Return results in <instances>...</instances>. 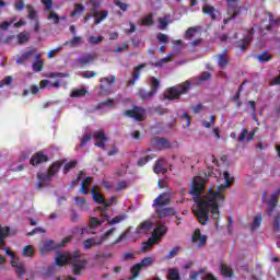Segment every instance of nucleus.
I'll list each match as a JSON object with an SVG mask.
<instances>
[{
	"label": "nucleus",
	"mask_w": 280,
	"mask_h": 280,
	"mask_svg": "<svg viewBox=\"0 0 280 280\" xmlns=\"http://www.w3.org/2000/svg\"><path fill=\"white\" fill-rule=\"evenodd\" d=\"M167 205H170V196H167V192H162L153 201L154 209H160L162 207H167Z\"/></svg>",
	"instance_id": "obj_13"
},
{
	"label": "nucleus",
	"mask_w": 280,
	"mask_h": 280,
	"mask_svg": "<svg viewBox=\"0 0 280 280\" xmlns=\"http://www.w3.org/2000/svg\"><path fill=\"white\" fill-rule=\"evenodd\" d=\"M273 233H280V214L273 218Z\"/></svg>",
	"instance_id": "obj_61"
},
{
	"label": "nucleus",
	"mask_w": 280,
	"mask_h": 280,
	"mask_svg": "<svg viewBox=\"0 0 280 280\" xmlns=\"http://www.w3.org/2000/svg\"><path fill=\"white\" fill-rule=\"evenodd\" d=\"M83 12H86V8L82 3H75L74 10L71 13V18L75 19V16L83 14Z\"/></svg>",
	"instance_id": "obj_33"
},
{
	"label": "nucleus",
	"mask_w": 280,
	"mask_h": 280,
	"mask_svg": "<svg viewBox=\"0 0 280 280\" xmlns=\"http://www.w3.org/2000/svg\"><path fill=\"white\" fill-rule=\"evenodd\" d=\"M86 93V88L77 89L71 92V97H84Z\"/></svg>",
	"instance_id": "obj_51"
},
{
	"label": "nucleus",
	"mask_w": 280,
	"mask_h": 280,
	"mask_svg": "<svg viewBox=\"0 0 280 280\" xmlns=\"http://www.w3.org/2000/svg\"><path fill=\"white\" fill-rule=\"evenodd\" d=\"M159 30H167V25H170V22H167L166 18H159Z\"/></svg>",
	"instance_id": "obj_62"
},
{
	"label": "nucleus",
	"mask_w": 280,
	"mask_h": 280,
	"mask_svg": "<svg viewBox=\"0 0 280 280\" xmlns=\"http://www.w3.org/2000/svg\"><path fill=\"white\" fill-rule=\"evenodd\" d=\"M213 77V74L209 71H205L202 72L198 80H197V84H202V82H209V80Z\"/></svg>",
	"instance_id": "obj_45"
},
{
	"label": "nucleus",
	"mask_w": 280,
	"mask_h": 280,
	"mask_svg": "<svg viewBox=\"0 0 280 280\" xmlns=\"http://www.w3.org/2000/svg\"><path fill=\"white\" fill-rule=\"evenodd\" d=\"M141 270H143V268L139 262L131 267V275L133 279H137V277H139V273L141 272Z\"/></svg>",
	"instance_id": "obj_55"
},
{
	"label": "nucleus",
	"mask_w": 280,
	"mask_h": 280,
	"mask_svg": "<svg viewBox=\"0 0 280 280\" xmlns=\"http://www.w3.org/2000/svg\"><path fill=\"white\" fill-rule=\"evenodd\" d=\"M45 69V62L43 60H37L33 63V71L36 73L43 71Z\"/></svg>",
	"instance_id": "obj_54"
},
{
	"label": "nucleus",
	"mask_w": 280,
	"mask_h": 280,
	"mask_svg": "<svg viewBox=\"0 0 280 280\" xmlns=\"http://www.w3.org/2000/svg\"><path fill=\"white\" fill-rule=\"evenodd\" d=\"M261 222H264V215L261 213H258L256 217H254L253 223L250 225V231H257L261 226Z\"/></svg>",
	"instance_id": "obj_31"
},
{
	"label": "nucleus",
	"mask_w": 280,
	"mask_h": 280,
	"mask_svg": "<svg viewBox=\"0 0 280 280\" xmlns=\"http://www.w3.org/2000/svg\"><path fill=\"white\" fill-rule=\"evenodd\" d=\"M256 58L259 62H270L272 60V55H270L267 50L262 51L261 54L257 55Z\"/></svg>",
	"instance_id": "obj_43"
},
{
	"label": "nucleus",
	"mask_w": 280,
	"mask_h": 280,
	"mask_svg": "<svg viewBox=\"0 0 280 280\" xmlns=\"http://www.w3.org/2000/svg\"><path fill=\"white\" fill-rule=\"evenodd\" d=\"M116 229L115 228H110L107 232H105L98 240V242L96 243V246H102V244H104V242H106V240H108V237L110 235H113V233H115Z\"/></svg>",
	"instance_id": "obj_41"
},
{
	"label": "nucleus",
	"mask_w": 280,
	"mask_h": 280,
	"mask_svg": "<svg viewBox=\"0 0 280 280\" xmlns=\"http://www.w3.org/2000/svg\"><path fill=\"white\" fill-rule=\"evenodd\" d=\"M151 145L159 150H172V142L167 138L153 137L151 139Z\"/></svg>",
	"instance_id": "obj_6"
},
{
	"label": "nucleus",
	"mask_w": 280,
	"mask_h": 280,
	"mask_svg": "<svg viewBox=\"0 0 280 280\" xmlns=\"http://www.w3.org/2000/svg\"><path fill=\"white\" fill-rule=\"evenodd\" d=\"M39 250L40 253H51V250H58V244H56V242L52 240H47L40 245Z\"/></svg>",
	"instance_id": "obj_18"
},
{
	"label": "nucleus",
	"mask_w": 280,
	"mask_h": 280,
	"mask_svg": "<svg viewBox=\"0 0 280 280\" xmlns=\"http://www.w3.org/2000/svg\"><path fill=\"white\" fill-rule=\"evenodd\" d=\"M74 201L79 209H84V207H86V199L83 197H74Z\"/></svg>",
	"instance_id": "obj_60"
},
{
	"label": "nucleus",
	"mask_w": 280,
	"mask_h": 280,
	"mask_svg": "<svg viewBox=\"0 0 280 280\" xmlns=\"http://www.w3.org/2000/svg\"><path fill=\"white\" fill-rule=\"evenodd\" d=\"M102 106H107L108 108H115V101L108 98L97 104V108H102Z\"/></svg>",
	"instance_id": "obj_58"
},
{
	"label": "nucleus",
	"mask_w": 280,
	"mask_h": 280,
	"mask_svg": "<svg viewBox=\"0 0 280 280\" xmlns=\"http://www.w3.org/2000/svg\"><path fill=\"white\" fill-rule=\"evenodd\" d=\"M141 69H145V63H140L133 69V78L129 80V84H136L137 80L141 78Z\"/></svg>",
	"instance_id": "obj_28"
},
{
	"label": "nucleus",
	"mask_w": 280,
	"mask_h": 280,
	"mask_svg": "<svg viewBox=\"0 0 280 280\" xmlns=\"http://www.w3.org/2000/svg\"><path fill=\"white\" fill-rule=\"evenodd\" d=\"M255 34V28H249L247 30V35L245 38L240 39L238 42H236V47L241 50V51H246V49L248 48V46L250 45L252 40H253V36Z\"/></svg>",
	"instance_id": "obj_9"
},
{
	"label": "nucleus",
	"mask_w": 280,
	"mask_h": 280,
	"mask_svg": "<svg viewBox=\"0 0 280 280\" xmlns=\"http://www.w3.org/2000/svg\"><path fill=\"white\" fill-rule=\"evenodd\" d=\"M77 165H78V161H75V160L66 163L63 166V174H69V172H71V170H74V167H77Z\"/></svg>",
	"instance_id": "obj_52"
},
{
	"label": "nucleus",
	"mask_w": 280,
	"mask_h": 280,
	"mask_svg": "<svg viewBox=\"0 0 280 280\" xmlns=\"http://www.w3.org/2000/svg\"><path fill=\"white\" fill-rule=\"evenodd\" d=\"M94 139H95V141H98L95 143L96 148L106 150V141L108 140V138H106V133H104V130L95 132Z\"/></svg>",
	"instance_id": "obj_16"
},
{
	"label": "nucleus",
	"mask_w": 280,
	"mask_h": 280,
	"mask_svg": "<svg viewBox=\"0 0 280 280\" xmlns=\"http://www.w3.org/2000/svg\"><path fill=\"white\" fill-rule=\"evenodd\" d=\"M82 257V253H80V249H77L74 252H63L57 253V256L55 258L56 266H59L60 268L65 266H71L73 261H78Z\"/></svg>",
	"instance_id": "obj_2"
},
{
	"label": "nucleus",
	"mask_w": 280,
	"mask_h": 280,
	"mask_svg": "<svg viewBox=\"0 0 280 280\" xmlns=\"http://www.w3.org/2000/svg\"><path fill=\"white\" fill-rule=\"evenodd\" d=\"M228 3V14H230V18L224 19L223 23L224 25H228L233 19H237L240 14H242V7L240 5V0H226Z\"/></svg>",
	"instance_id": "obj_4"
},
{
	"label": "nucleus",
	"mask_w": 280,
	"mask_h": 280,
	"mask_svg": "<svg viewBox=\"0 0 280 280\" xmlns=\"http://www.w3.org/2000/svg\"><path fill=\"white\" fill-rule=\"evenodd\" d=\"M220 272L221 277H224L225 279H232V277L235 275L233 271V268L226 264H221L220 265Z\"/></svg>",
	"instance_id": "obj_21"
},
{
	"label": "nucleus",
	"mask_w": 280,
	"mask_h": 280,
	"mask_svg": "<svg viewBox=\"0 0 280 280\" xmlns=\"http://www.w3.org/2000/svg\"><path fill=\"white\" fill-rule=\"evenodd\" d=\"M156 159V154H149L144 155L143 158H140L137 162L138 167H143L147 163H150V161Z\"/></svg>",
	"instance_id": "obj_34"
},
{
	"label": "nucleus",
	"mask_w": 280,
	"mask_h": 280,
	"mask_svg": "<svg viewBox=\"0 0 280 280\" xmlns=\"http://www.w3.org/2000/svg\"><path fill=\"white\" fill-rule=\"evenodd\" d=\"M92 198L94 202H97V205H105V198L104 195L100 194V187L93 186L92 187Z\"/></svg>",
	"instance_id": "obj_20"
},
{
	"label": "nucleus",
	"mask_w": 280,
	"mask_h": 280,
	"mask_svg": "<svg viewBox=\"0 0 280 280\" xmlns=\"http://www.w3.org/2000/svg\"><path fill=\"white\" fill-rule=\"evenodd\" d=\"M209 178H218L213 168H208V171L202 173L201 176L194 177L191 189L189 191L196 202V207L192 209V212L198 222L203 226L209 222L210 211L213 220H220V203H218V201L221 200V202H224V195L220 191H213V188H210L208 194L200 198V196H202V191H205V183H207Z\"/></svg>",
	"instance_id": "obj_1"
},
{
	"label": "nucleus",
	"mask_w": 280,
	"mask_h": 280,
	"mask_svg": "<svg viewBox=\"0 0 280 280\" xmlns=\"http://www.w3.org/2000/svg\"><path fill=\"white\" fill-rule=\"evenodd\" d=\"M11 266L15 269V275L23 279L25 277L27 269H25V264L19 259H11Z\"/></svg>",
	"instance_id": "obj_11"
},
{
	"label": "nucleus",
	"mask_w": 280,
	"mask_h": 280,
	"mask_svg": "<svg viewBox=\"0 0 280 280\" xmlns=\"http://www.w3.org/2000/svg\"><path fill=\"white\" fill-rule=\"evenodd\" d=\"M145 115V109L135 106L132 109L125 110V116L130 117L131 119H136V121H143V117Z\"/></svg>",
	"instance_id": "obj_7"
},
{
	"label": "nucleus",
	"mask_w": 280,
	"mask_h": 280,
	"mask_svg": "<svg viewBox=\"0 0 280 280\" xmlns=\"http://www.w3.org/2000/svg\"><path fill=\"white\" fill-rule=\"evenodd\" d=\"M82 176H84V172L80 171L78 177L71 182L70 189H75V187H78V183L82 180Z\"/></svg>",
	"instance_id": "obj_59"
},
{
	"label": "nucleus",
	"mask_w": 280,
	"mask_h": 280,
	"mask_svg": "<svg viewBox=\"0 0 280 280\" xmlns=\"http://www.w3.org/2000/svg\"><path fill=\"white\" fill-rule=\"evenodd\" d=\"M108 18V11H97V7H95L94 11V25H100L102 21H105Z\"/></svg>",
	"instance_id": "obj_23"
},
{
	"label": "nucleus",
	"mask_w": 280,
	"mask_h": 280,
	"mask_svg": "<svg viewBox=\"0 0 280 280\" xmlns=\"http://www.w3.org/2000/svg\"><path fill=\"white\" fill-rule=\"evenodd\" d=\"M91 183H93V177H85L82 182H81V194H83V196L89 195V187H91Z\"/></svg>",
	"instance_id": "obj_29"
},
{
	"label": "nucleus",
	"mask_w": 280,
	"mask_h": 280,
	"mask_svg": "<svg viewBox=\"0 0 280 280\" xmlns=\"http://www.w3.org/2000/svg\"><path fill=\"white\" fill-rule=\"evenodd\" d=\"M167 234V226L161 222L158 221L155 224V229L152 232L151 237H154L156 242H161V238Z\"/></svg>",
	"instance_id": "obj_10"
},
{
	"label": "nucleus",
	"mask_w": 280,
	"mask_h": 280,
	"mask_svg": "<svg viewBox=\"0 0 280 280\" xmlns=\"http://www.w3.org/2000/svg\"><path fill=\"white\" fill-rule=\"evenodd\" d=\"M103 40H104V36H98V37L90 36L88 38L89 45H100V43H102Z\"/></svg>",
	"instance_id": "obj_56"
},
{
	"label": "nucleus",
	"mask_w": 280,
	"mask_h": 280,
	"mask_svg": "<svg viewBox=\"0 0 280 280\" xmlns=\"http://www.w3.org/2000/svg\"><path fill=\"white\" fill-rule=\"evenodd\" d=\"M141 25L144 27H151V25H154V15L149 13L147 16L142 18Z\"/></svg>",
	"instance_id": "obj_40"
},
{
	"label": "nucleus",
	"mask_w": 280,
	"mask_h": 280,
	"mask_svg": "<svg viewBox=\"0 0 280 280\" xmlns=\"http://www.w3.org/2000/svg\"><path fill=\"white\" fill-rule=\"evenodd\" d=\"M36 54V48H31L30 50L24 51L18 59L16 65H23L26 60H30L31 56Z\"/></svg>",
	"instance_id": "obj_25"
},
{
	"label": "nucleus",
	"mask_w": 280,
	"mask_h": 280,
	"mask_svg": "<svg viewBox=\"0 0 280 280\" xmlns=\"http://www.w3.org/2000/svg\"><path fill=\"white\" fill-rule=\"evenodd\" d=\"M153 226H154V223L152 222V220L143 221L137 226L136 233L138 234L150 233Z\"/></svg>",
	"instance_id": "obj_17"
},
{
	"label": "nucleus",
	"mask_w": 280,
	"mask_h": 280,
	"mask_svg": "<svg viewBox=\"0 0 280 280\" xmlns=\"http://www.w3.org/2000/svg\"><path fill=\"white\" fill-rule=\"evenodd\" d=\"M49 156H47L43 151H38L32 155L30 163L33 166L40 165L42 163H47Z\"/></svg>",
	"instance_id": "obj_12"
},
{
	"label": "nucleus",
	"mask_w": 280,
	"mask_h": 280,
	"mask_svg": "<svg viewBox=\"0 0 280 280\" xmlns=\"http://www.w3.org/2000/svg\"><path fill=\"white\" fill-rule=\"evenodd\" d=\"M100 242V240L97 241L96 237H91V238H86L83 242V248L84 250H89L90 248H93V246H97V243Z\"/></svg>",
	"instance_id": "obj_36"
},
{
	"label": "nucleus",
	"mask_w": 280,
	"mask_h": 280,
	"mask_svg": "<svg viewBox=\"0 0 280 280\" xmlns=\"http://www.w3.org/2000/svg\"><path fill=\"white\" fill-rule=\"evenodd\" d=\"M70 266L74 277H82V275H84V271L86 270V266H89V260H86L85 258H78V261H73V264H71Z\"/></svg>",
	"instance_id": "obj_5"
},
{
	"label": "nucleus",
	"mask_w": 280,
	"mask_h": 280,
	"mask_svg": "<svg viewBox=\"0 0 280 280\" xmlns=\"http://www.w3.org/2000/svg\"><path fill=\"white\" fill-rule=\"evenodd\" d=\"M60 167H62V162L56 161L49 166L48 174L50 176H56V174H58V172L60 171Z\"/></svg>",
	"instance_id": "obj_32"
},
{
	"label": "nucleus",
	"mask_w": 280,
	"mask_h": 280,
	"mask_svg": "<svg viewBox=\"0 0 280 280\" xmlns=\"http://www.w3.org/2000/svg\"><path fill=\"white\" fill-rule=\"evenodd\" d=\"M30 42V34L27 32H22L18 35L19 45H23Z\"/></svg>",
	"instance_id": "obj_49"
},
{
	"label": "nucleus",
	"mask_w": 280,
	"mask_h": 280,
	"mask_svg": "<svg viewBox=\"0 0 280 280\" xmlns=\"http://www.w3.org/2000/svg\"><path fill=\"white\" fill-rule=\"evenodd\" d=\"M27 10H28L27 19H30V21H38V15L36 14V9H34V7L32 4L27 5Z\"/></svg>",
	"instance_id": "obj_48"
},
{
	"label": "nucleus",
	"mask_w": 280,
	"mask_h": 280,
	"mask_svg": "<svg viewBox=\"0 0 280 280\" xmlns=\"http://www.w3.org/2000/svg\"><path fill=\"white\" fill-rule=\"evenodd\" d=\"M189 86H191L190 81H186L182 84H177L173 88H170L167 94H165L166 100H179L182 95H185L187 91H189Z\"/></svg>",
	"instance_id": "obj_3"
},
{
	"label": "nucleus",
	"mask_w": 280,
	"mask_h": 280,
	"mask_svg": "<svg viewBox=\"0 0 280 280\" xmlns=\"http://www.w3.org/2000/svg\"><path fill=\"white\" fill-rule=\"evenodd\" d=\"M202 12H203V14H208V16H210V19H212V21H215L218 19V15L215 14V12H218V11L211 4H205L202 8Z\"/></svg>",
	"instance_id": "obj_27"
},
{
	"label": "nucleus",
	"mask_w": 280,
	"mask_h": 280,
	"mask_svg": "<svg viewBox=\"0 0 280 280\" xmlns=\"http://www.w3.org/2000/svg\"><path fill=\"white\" fill-rule=\"evenodd\" d=\"M279 196H280V189H277L270 196V198L266 201L268 215H272V213H275V209H277V206L279 205Z\"/></svg>",
	"instance_id": "obj_8"
},
{
	"label": "nucleus",
	"mask_w": 280,
	"mask_h": 280,
	"mask_svg": "<svg viewBox=\"0 0 280 280\" xmlns=\"http://www.w3.org/2000/svg\"><path fill=\"white\" fill-rule=\"evenodd\" d=\"M198 240H199V243L197 244L198 248H202V246L207 245V235H202V233H200V229H196L195 232L192 233V238H191L192 244H196Z\"/></svg>",
	"instance_id": "obj_14"
},
{
	"label": "nucleus",
	"mask_w": 280,
	"mask_h": 280,
	"mask_svg": "<svg viewBox=\"0 0 280 280\" xmlns=\"http://www.w3.org/2000/svg\"><path fill=\"white\" fill-rule=\"evenodd\" d=\"M93 139V135L91 133H85L83 136V138L81 139V144L80 148H84V145H86V143H89V141H91Z\"/></svg>",
	"instance_id": "obj_64"
},
{
	"label": "nucleus",
	"mask_w": 280,
	"mask_h": 280,
	"mask_svg": "<svg viewBox=\"0 0 280 280\" xmlns=\"http://www.w3.org/2000/svg\"><path fill=\"white\" fill-rule=\"evenodd\" d=\"M167 280H180V271L176 268L168 269V273L166 276Z\"/></svg>",
	"instance_id": "obj_38"
},
{
	"label": "nucleus",
	"mask_w": 280,
	"mask_h": 280,
	"mask_svg": "<svg viewBox=\"0 0 280 280\" xmlns=\"http://www.w3.org/2000/svg\"><path fill=\"white\" fill-rule=\"evenodd\" d=\"M165 159H160L155 162L153 172L155 174H167V168H165Z\"/></svg>",
	"instance_id": "obj_22"
},
{
	"label": "nucleus",
	"mask_w": 280,
	"mask_h": 280,
	"mask_svg": "<svg viewBox=\"0 0 280 280\" xmlns=\"http://www.w3.org/2000/svg\"><path fill=\"white\" fill-rule=\"evenodd\" d=\"M128 218V214H120V215H116L115 218L110 219L107 224L108 226H115V224H119L121 222H124V220H126Z\"/></svg>",
	"instance_id": "obj_39"
},
{
	"label": "nucleus",
	"mask_w": 280,
	"mask_h": 280,
	"mask_svg": "<svg viewBox=\"0 0 280 280\" xmlns=\"http://www.w3.org/2000/svg\"><path fill=\"white\" fill-rule=\"evenodd\" d=\"M155 214L160 218H170V215H176L174 208H155Z\"/></svg>",
	"instance_id": "obj_19"
},
{
	"label": "nucleus",
	"mask_w": 280,
	"mask_h": 280,
	"mask_svg": "<svg viewBox=\"0 0 280 280\" xmlns=\"http://www.w3.org/2000/svg\"><path fill=\"white\" fill-rule=\"evenodd\" d=\"M97 56L95 54H88L81 58L78 59V62L81 65V67H86L89 62H93Z\"/></svg>",
	"instance_id": "obj_30"
},
{
	"label": "nucleus",
	"mask_w": 280,
	"mask_h": 280,
	"mask_svg": "<svg viewBox=\"0 0 280 280\" xmlns=\"http://www.w3.org/2000/svg\"><path fill=\"white\" fill-rule=\"evenodd\" d=\"M137 95L138 97H140V100H143V101L152 100V97H154V94L152 91L147 92L143 89L138 90Z\"/></svg>",
	"instance_id": "obj_35"
},
{
	"label": "nucleus",
	"mask_w": 280,
	"mask_h": 280,
	"mask_svg": "<svg viewBox=\"0 0 280 280\" xmlns=\"http://www.w3.org/2000/svg\"><path fill=\"white\" fill-rule=\"evenodd\" d=\"M47 86H49V89H60V81L49 84V81L44 79L39 82V89H45Z\"/></svg>",
	"instance_id": "obj_37"
},
{
	"label": "nucleus",
	"mask_w": 280,
	"mask_h": 280,
	"mask_svg": "<svg viewBox=\"0 0 280 280\" xmlns=\"http://www.w3.org/2000/svg\"><path fill=\"white\" fill-rule=\"evenodd\" d=\"M223 178L225 182L218 186V191L220 194L221 191H223V189H229V187H231L233 185V182L235 180V177H232L229 171L223 172Z\"/></svg>",
	"instance_id": "obj_15"
},
{
	"label": "nucleus",
	"mask_w": 280,
	"mask_h": 280,
	"mask_svg": "<svg viewBox=\"0 0 280 280\" xmlns=\"http://www.w3.org/2000/svg\"><path fill=\"white\" fill-rule=\"evenodd\" d=\"M34 246L32 245H26L22 249V257H34L35 255Z\"/></svg>",
	"instance_id": "obj_44"
},
{
	"label": "nucleus",
	"mask_w": 280,
	"mask_h": 280,
	"mask_svg": "<svg viewBox=\"0 0 280 280\" xmlns=\"http://www.w3.org/2000/svg\"><path fill=\"white\" fill-rule=\"evenodd\" d=\"M5 237H10V226L0 225V249L5 246Z\"/></svg>",
	"instance_id": "obj_24"
},
{
	"label": "nucleus",
	"mask_w": 280,
	"mask_h": 280,
	"mask_svg": "<svg viewBox=\"0 0 280 280\" xmlns=\"http://www.w3.org/2000/svg\"><path fill=\"white\" fill-rule=\"evenodd\" d=\"M150 82V91H152V93L156 95V93H159V86H161V81H159V79H156L155 77H152Z\"/></svg>",
	"instance_id": "obj_42"
},
{
	"label": "nucleus",
	"mask_w": 280,
	"mask_h": 280,
	"mask_svg": "<svg viewBox=\"0 0 280 280\" xmlns=\"http://www.w3.org/2000/svg\"><path fill=\"white\" fill-rule=\"evenodd\" d=\"M97 226H102V221L95 217L90 218V228L95 229Z\"/></svg>",
	"instance_id": "obj_63"
},
{
	"label": "nucleus",
	"mask_w": 280,
	"mask_h": 280,
	"mask_svg": "<svg viewBox=\"0 0 280 280\" xmlns=\"http://www.w3.org/2000/svg\"><path fill=\"white\" fill-rule=\"evenodd\" d=\"M13 82L14 78H12V75H7L0 81V89H3V86H10Z\"/></svg>",
	"instance_id": "obj_53"
},
{
	"label": "nucleus",
	"mask_w": 280,
	"mask_h": 280,
	"mask_svg": "<svg viewBox=\"0 0 280 280\" xmlns=\"http://www.w3.org/2000/svg\"><path fill=\"white\" fill-rule=\"evenodd\" d=\"M269 16V25L266 26V30L268 32H270V30H272V25H280V18H278L277 20H275V15H272V13H268Z\"/></svg>",
	"instance_id": "obj_46"
},
{
	"label": "nucleus",
	"mask_w": 280,
	"mask_h": 280,
	"mask_svg": "<svg viewBox=\"0 0 280 280\" xmlns=\"http://www.w3.org/2000/svg\"><path fill=\"white\" fill-rule=\"evenodd\" d=\"M114 5L119 8L122 12H128V8H130V4L124 3L120 0H114Z\"/></svg>",
	"instance_id": "obj_57"
},
{
	"label": "nucleus",
	"mask_w": 280,
	"mask_h": 280,
	"mask_svg": "<svg viewBox=\"0 0 280 280\" xmlns=\"http://www.w3.org/2000/svg\"><path fill=\"white\" fill-rule=\"evenodd\" d=\"M218 62H219V67H221V69H224V67H226V65H229V58H226V52L218 55Z\"/></svg>",
	"instance_id": "obj_47"
},
{
	"label": "nucleus",
	"mask_w": 280,
	"mask_h": 280,
	"mask_svg": "<svg viewBox=\"0 0 280 280\" xmlns=\"http://www.w3.org/2000/svg\"><path fill=\"white\" fill-rule=\"evenodd\" d=\"M159 243L153 236L149 237L147 242L142 243L141 253H148L154 248V244Z\"/></svg>",
	"instance_id": "obj_26"
},
{
	"label": "nucleus",
	"mask_w": 280,
	"mask_h": 280,
	"mask_svg": "<svg viewBox=\"0 0 280 280\" xmlns=\"http://www.w3.org/2000/svg\"><path fill=\"white\" fill-rule=\"evenodd\" d=\"M141 268H149V266H152L154 264L153 257H144L140 262H138Z\"/></svg>",
	"instance_id": "obj_50"
}]
</instances>
